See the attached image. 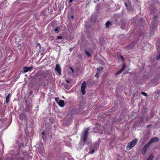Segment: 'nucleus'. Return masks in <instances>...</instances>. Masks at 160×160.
<instances>
[{
  "instance_id": "obj_1",
  "label": "nucleus",
  "mask_w": 160,
  "mask_h": 160,
  "mask_svg": "<svg viewBox=\"0 0 160 160\" xmlns=\"http://www.w3.org/2000/svg\"><path fill=\"white\" fill-rule=\"evenodd\" d=\"M138 141V139H134L131 142L128 143L127 146V148L128 149H130L133 148L137 144Z\"/></svg>"
},
{
  "instance_id": "obj_2",
  "label": "nucleus",
  "mask_w": 160,
  "mask_h": 160,
  "mask_svg": "<svg viewBox=\"0 0 160 160\" xmlns=\"http://www.w3.org/2000/svg\"><path fill=\"white\" fill-rule=\"evenodd\" d=\"M86 83L85 81H84L82 83V84L81 86V92H82V94L83 95H84L85 94L86 91H85V88L86 85Z\"/></svg>"
},
{
  "instance_id": "obj_3",
  "label": "nucleus",
  "mask_w": 160,
  "mask_h": 160,
  "mask_svg": "<svg viewBox=\"0 0 160 160\" xmlns=\"http://www.w3.org/2000/svg\"><path fill=\"white\" fill-rule=\"evenodd\" d=\"M89 129L88 128H87L84 131L83 136V142H85L87 140Z\"/></svg>"
},
{
  "instance_id": "obj_4",
  "label": "nucleus",
  "mask_w": 160,
  "mask_h": 160,
  "mask_svg": "<svg viewBox=\"0 0 160 160\" xmlns=\"http://www.w3.org/2000/svg\"><path fill=\"white\" fill-rule=\"evenodd\" d=\"M20 119L22 120H25L26 121L28 120V117L26 116V114L24 113H21L20 114L19 116Z\"/></svg>"
},
{
  "instance_id": "obj_5",
  "label": "nucleus",
  "mask_w": 160,
  "mask_h": 160,
  "mask_svg": "<svg viewBox=\"0 0 160 160\" xmlns=\"http://www.w3.org/2000/svg\"><path fill=\"white\" fill-rule=\"evenodd\" d=\"M23 72H27L29 71H30L33 68V67L32 66L30 67H23Z\"/></svg>"
},
{
  "instance_id": "obj_6",
  "label": "nucleus",
  "mask_w": 160,
  "mask_h": 160,
  "mask_svg": "<svg viewBox=\"0 0 160 160\" xmlns=\"http://www.w3.org/2000/svg\"><path fill=\"white\" fill-rule=\"evenodd\" d=\"M159 141V139L158 137H154L152 138L149 142L151 144L153 142H158Z\"/></svg>"
},
{
  "instance_id": "obj_7",
  "label": "nucleus",
  "mask_w": 160,
  "mask_h": 160,
  "mask_svg": "<svg viewBox=\"0 0 160 160\" xmlns=\"http://www.w3.org/2000/svg\"><path fill=\"white\" fill-rule=\"evenodd\" d=\"M36 76H43L44 78H46V74L40 71H38L36 74Z\"/></svg>"
},
{
  "instance_id": "obj_8",
  "label": "nucleus",
  "mask_w": 160,
  "mask_h": 160,
  "mask_svg": "<svg viewBox=\"0 0 160 160\" xmlns=\"http://www.w3.org/2000/svg\"><path fill=\"white\" fill-rule=\"evenodd\" d=\"M55 70L58 73V74H61V68L59 64H56L55 68Z\"/></svg>"
},
{
  "instance_id": "obj_9",
  "label": "nucleus",
  "mask_w": 160,
  "mask_h": 160,
  "mask_svg": "<svg viewBox=\"0 0 160 160\" xmlns=\"http://www.w3.org/2000/svg\"><path fill=\"white\" fill-rule=\"evenodd\" d=\"M135 44L133 42H131L129 44H128L126 47V49H130L132 48L134 46Z\"/></svg>"
},
{
  "instance_id": "obj_10",
  "label": "nucleus",
  "mask_w": 160,
  "mask_h": 160,
  "mask_svg": "<svg viewBox=\"0 0 160 160\" xmlns=\"http://www.w3.org/2000/svg\"><path fill=\"white\" fill-rule=\"evenodd\" d=\"M58 105L61 107H63L64 105V102L62 100H60L58 102Z\"/></svg>"
},
{
  "instance_id": "obj_11",
  "label": "nucleus",
  "mask_w": 160,
  "mask_h": 160,
  "mask_svg": "<svg viewBox=\"0 0 160 160\" xmlns=\"http://www.w3.org/2000/svg\"><path fill=\"white\" fill-rule=\"evenodd\" d=\"M48 84V79H46L44 80L42 85L43 86H47Z\"/></svg>"
},
{
  "instance_id": "obj_12",
  "label": "nucleus",
  "mask_w": 160,
  "mask_h": 160,
  "mask_svg": "<svg viewBox=\"0 0 160 160\" xmlns=\"http://www.w3.org/2000/svg\"><path fill=\"white\" fill-rule=\"evenodd\" d=\"M61 30V28L60 27H57L55 28L54 29V32L56 33H58L59 31Z\"/></svg>"
},
{
  "instance_id": "obj_13",
  "label": "nucleus",
  "mask_w": 160,
  "mask_h": 160,
  "mask_svg": "<svg viewBox=\"0 0 160 160\" xmlns=\"http://www.w3.org/2000/svg\"><path fill=\"white\" fill-rule=\"evenodd\" d=\"M112 23L110 21H108L106 22V27L107 28H108L109 27V25H112Z\"/></svg>"
},
{
  "instance_id": "obj_14",
  "label": "nucleus",
  "mask_w": 160,
  "mask_h": 160,
  "mask_svg": "<svg viewBox=\"0 0 160 160\" xmlns=\"http://www.w3.org/2000/svg\"><path fill=\"white\" fill-rule=\"evenodd\" d=\"M10 94H8L7 96L6 99V101L7 103H8L10 101Z\"/></svg>"
},
{
  "instance_id": "obj_15",
  "label": "nucleus",
  "mask_w": 160,
  "mask_h": 160,
  "mask_svg": "<svg viewBox=\"0 0 160 160\" xmlns=\"http://www.w3.org/2000/svg\"><path fill=\"white\" fill-rule=\"evenodd\" d=\"M147 150V148H145L143 147L141 151L142 154H145Z\"/></svg>"
},
{
  "instance_id": "obj_16",
  "label": "nucleus",
  "mask_w": 160,
  "mask_h": 160,
  "mask_svg": "<svg viewBox=\"0 0 160 160\" xmlns=\"http://www.w3.org/2000/svg\"><path fill=\"white\" fill-rule=\"evenodd\" d=\"M127 9L129 11H130L132 12L133 11V9L132 8V6L131 5H130V6H128V7H127Z\"/></svg>"
},
{
  "instance_id": "obj_17",
  "label": "nucleus",
  "mask_w": 160,
  "mask_h": 160,
  "mask_svg": "<svg viewBox=\"0 0 160 160\" xmlns=\"http://www.w3.org/2000/svg\"><path fill=\"white\" fill-rule=\"evenodd\" d=\"M154 158V156L152 154H151L147 160H152L153 158Z\"/></svg>"
},
{
  "instance_id": "obj_18",
  "label": "nucleus",
  "mask_w": 160,
  "mask_h": 160,
  "mask_svg": "<svg viewBox=\"0 0 160 160\" xmlns=\"http://www.w3.org/2000/svg\"><path fill=\"white\" fill-rule=\"evenodd\" d=\"M151 144L150 143V142H148L144 146V147L145 148H147L148 149Z\"/></svg>"
},
{
  "instance_id": "obj_19",
  "label": "nucleus",
  "mask_w": 160,
  "mask_h": 160,
  "mask_svg": "<svg viewBox=\"0 0 160 160\" xmlns=\"http://www.w3.org/2000/svg\"><path fill=\"white\" fill-rule=\"evenodd\" d=\"M103 68L102 67H98V68H97V72H99L100 71L102 70H103Z\"/></svg>"
},
{
  "instance_id": "obj_20",
  "label": "nucleus",
  "mask_w": 160,
  "mask_h": 160,
  "mask_svg": "<svg viewBox=\"0 0 160 160\" xmlns=\"http://www.w3.org/2000/svg\"><path fill=\"white\" fill-rule=\"evenodd\" d=\"M85 52L88 57H90L91 54L88 51L86 50H85Z\"/></svg>"
},
{
  "instance_id": "obj_21",
  "label": "nucleus",
  "mask_w": 160,
  "mask_h": 160,
  "mask_svg": "<svg viewBox=\"0 0 160 160\" xmlns=\"http://www.w3.org/2000/svg\"><path fill=\"white\" fill-rule=\"evenodd\" d=\"M156 22V20L154 19L152 21V26L154 27L155 26V24Z\"/></svg>"
},
{
  "instance_id": "obj_22",
  "label": "nucleus",
  "mask_w": 160,
  "mask_h": 160,
  "mask_svg": "<svg viewBox=\"0 0 160 160\" xmlns=\"http://www.w3.org/2000/svg\"><path fill=\"white\" fill-rule=\"evenodd\" d=\"M39 47V50L41 49V44L39 43H37L36 46V48H37V47Z\"/></svg>"
},
{
  "instance_id": "obj_23",
  "label": "nucleus",
  "mask_w": 160,
  "mask_h": 160,
  "mask_svg": "<svg viewBox=\"0 0 160 160\" xmlns=\"http://www.w3.org/2000/svg\"><path fill=\"white\" fill-rule=\"evenodd\" d=\"M126 65L125 64H123L122 66L121 69L120 70L122 72L124 70L126 67Z\"/></svg>"
},
{
  "instance_id": "obj_24",
  "label": "nucleus",
  "mask_w": 160,
  "mask_h": 160,
  "mask_svg": "<svg viewBox=\"0 0 160 160\" xmlns=\"http://www.w3.org/2000/svg\"><path fill=\"white\" fill-rule=\"evenodd\" d=\"M64 87L65 88L67 89H69L70 88V87L67 84H65Z\"/></svg>"
},
{
  "instance_id": "obj_25",
  "label": "nucleus",
  "mask_w": 160,
  "mask_h": 160,
  "mask_svg": "<svg viewBox=\"0 0 160 160\" xmlns=\"http://www.w3.org/2000/svg\"><path fill=\"white\" fill-rule=\"evenodd\" d=\"M121 72H122V71H121V70H120L119 71H118L117 72L115 75H116V76H117L120 73H121Z\"/></svg>"
},
{
  "instance_id": "obj_26",
  "label": "nucleus",
  "mask_w": 160,
  "mask_h": 160,
  "mask_svg": "<svg viewBox=\"0 0 160 160\" xmlns=\"http://www.w3.org/2000/svg\"><path fill=\"white\" fill-rule=\"evenodd\" d=\"M141 93H142V95H143L144 96H148L146 92H141Z\"/></svg>"
},
{
  "instance_id": "obj_27",
  "label": "nucleus",
  "mask_w": 160,
  "mask_h": 160,
  "mask_svg": "<svg viewBox=\"0 0 160 160\" xmlns=\"http://www.w3.org/2000/svg\"><path fill=\"white\" fill-rule=\"evenodd\" d=\"M99 72H97L96 74L95 75V77H96L97 78H98L99 77Z\"/></svg>"
},
{
  "instance_id": "obj_28",
  "label": "nucleus",
  "mask_w": 160,
  "mask_h": 160,
  "mask_svg": "<svg viewBox=\"0 0 160 160\" xmlns=\"http://www.w3.org/2000/svg\"><path fill=\"white\" fill-rule=\"evenodd\" d=\"M57 38L58 39H62V37H61V36H58L57 37Z\"/></svg>"
},
{
  "instance_id": "obj_29",
  "label": "nucleus",
  "mask_w": 160,
  "mask_h": 160,
  "mask_svg": "<svg viewBox=\"0 0 160 160\" xmlns=\"http://www.w3.org/2000/svg\"><path fill=\"white\" fill-rule=\"evenodd\" d=\"M98 127L93 128V130L94 131V130L98 131Z\"/></svg>"
},
{
  "instance_id": "obj_30",
  "label": "nucleus",
  "mask_w": 160,
  "mask_h": 160,
  "mask_svg": "<svg viewBox=\"0 0 160 160\" xmlns=\"http://www.w3.org/2000/svg\"><path fill=\"white\" fill-rule=\"evenodd\" d=\"M94 152H95V151H94V150H93H93H92L91 151V152H89L90 153V154H92V153H94Z\"/></svg>"
},
{
  "instance_id": "obj_31",
  "label": "nucleus",
  "mask_w": 160,
  "mask_h": 160,
  "mask_svg": "<svg viewBox=\"0 0 160 160\" xmlns=\"http://www.w3.org/2000/svg\"><path fill=\"white\" fill-rule=\"evenodd\" d=\"M74 47H73L72 48H70L69 49V50L70 52H72L73 49L74 48Z\"/></svg>"
},
{
  "instance_id": "obj_32",
  "label": "nucleus",
  "mask_w": 160,
  "mask_h": 160,
  "mask_svg": "<svg viewBox=\"0 0 160 160\" xmlns=\"http://www.w3.org/2000/svg\"><path fill=\"white\" fill-rule=\"evenodd\" d=\"M59 98H55V101L57 102H58V99Z\"/></svg>"
},
{
  "instance_id": "obj_33",
  "label": "nucleus",
  "mask_w": 160,
  "mask_h": 160,
  "mask_svg": "<svg viewBox=\"0 0 160 160\" xmlns=\"http://www.w3.org/2000/svg\"><path fill=\"white\" fill-rule=\"evenodd\" d=\"M125 5L126 6V7H127H127H128V5L127 3L126 2H125Z\"/></svg>"
},
{
  "instance_id": "obj_34",
  "label": "nucleus",
  "mask_w": 160,
  "mask_h": 160,
  "mask_svg": "<svg viewBox=\"0 0 160 160\" xmlns=\"http://www.w3.org/2000/svg\"><path fill=\"white\" fill-rule=\"evenodd\" d=\"M70 68L71 70L72 71V72L73 73L74 72V70H73V68L71 67H70Z\"/></svg>"
},
{
  "instance_id": "obj_35",
  "label": "nucleus",
  "mask_w": 160,
  "mask_h": 160,
  "mask_svg": "<svg viewBox=\"0 0 160 160\" xmlns=\"http://www.w3.org/2000/svg\"><path fill=\"white\" fill-rule=\"evenodd\" d=\"M121 28L123 29H124L125 28V26H121Z\"/></svg>"
},
{
  "instance_id": "obj_36",
  "label": "nucleus",
  "mask_w": 160,
  "mask_h": 160,
  "mask_svg": "<svg viewBox=\"0 0 160 160\" xmlns=\"http://www.w3.org/2000/svg\"><path fill=\"white\" fill-rule=\"evenodd\" d=\"M73 0H69V3H71L72 2Z\"/></svg>"
},
{
  "instance_id": "obj_37",
  "label": "nucleus",
  "mask_w": 160,
  "mask_h": 160,
  "mask_svg": "<svg viewBox=\"0 0 160 160\" xmlns=\"http://www.w3.org/2000/svg\"><path fill=\"white\" fill-rule=\"evenodd\" d=\"M66 82L67 83H69V82H70L69 81V80H66Z\"/></svg>"
},
{
  "instance_id": "obj_38",
  "label": "nucleus",
  "mask_w": 160,
  "mask_h": 160,
  "mask_svg": "<svg viewBox=\"0 0 160 160\" xmlns=\"http://www.w3.org/2000/svg\"><path fill=\"white\" fill-rule=\"evenodd\" d=\"M157 17H158V16H157V15H155V16H154V18H155V19L156 18H157Z\"/></svg>"
},
{
  "instance_id": "obj_39",
  "label": "nucleus",
  "mask_w": 160,
  "mask_h": 160,
  "mask_svg": "<svg viewBox=\"0 0 160 160\" xmlns=\"http://www.w3.org/2000/svg\"><path fill=\"white\" fill-rule=\"evenodd\" d=\"M42 134L43 135H44V134H45V133H44V132H42Z\"/></svg>"
},
{
  "instance_id": "obj_40",
  "label": "nucleus",
  "mask_w": 160,
  "mask_h": 160,
  "mask_svg": "<svg viewBox=\"0 0 160 160\" xmlns=\"http://www.w3.org/2000/svg\"><path fill=\"white\" fill-rule=\"evenodd\" d=\"M121 58H122V60H123V57L122 56H121Z\"/></svg>"
},
{
  "instance_id": "obj_41",
  "label": "nucleus",
  "mask_w": 160,
  "mask_h": 160,
  "mask_svg": "<svg viewBox=\"0 0 160 160\" xmlns=\"http://www.w3.org/2000/svg\"><path fill=\"white\" fill-rule=\"evenodd\" d=\"M100 43H102L101 42L102 41H101V39H100Z\"/></svg>"
},
{
  "instance_id": "obj_42",
  "label": "nucleus",
  "mask_w": 160,
  "mask_h": 160,
  "mask_svg": "<svg viewBox=\"0 0 160 160\" xmlns=\"http://www.w3.org/2000/svg\"><path fill=\"white\" fill-rule=\"evenodd\" d=\"M32 91H31L30 92V93L31 94L32 93Z\"/></svg>"
},
{
  "instance_id": "obj_43",
  "label": "nucleus",
  "mask_w": 160,
  "mask_h": 160,
  "mask_svg": "<svg viewBox=\"0 0 160 160\" xmlns=\"http://www.w3.org/2000/svg\"><path fill=\"white\" fill-rule=\"evenodd\" d=\"M78 0H74V1L75 2H76Z\"/></svg>"
},
{
  "instance_id": "obj_44",
  "label": "nucleus",
  "mask_w": 160,
  "mask_h": 160,
  "mask_svg": "<svg viewBox=\"0 0 160 160\" xmlns=\"http://www.w3.org/2000/svg\"><path fill=\"white\" fill-rule=\"evenodd\" d=\"M73 17V16H72V18Z\"/></svg>"
}]
</instances>
